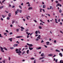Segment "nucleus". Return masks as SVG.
Segmentation results:
<instances>
[{"label":"nucleus","instance_id":"obj_1","mask_svg":"<svg viewBox=\"0 0 63 63\" xmlns=\"http://www.w3.org/2000/svg\"><path fill=\"white\" fill-rule=\"evenodd\" d=\"M0 48L1 49L0 50V51H2V52H4V51L3 50V49H4V48H3L1 47H0Z\"/></svg>","mask_w":63,"mask_h":63},{"label":"nucleus","instance_id":"obj_2","mask_svg":"<svg viewBox=\"0 0 63 63\" xmlns=\"http://www.w3.org/2000/svg\"><path fill=\"white\" fill-rule=\"evenodd\" d=\"M19 10L18 9H17L16 11L15 12L16 15H17V13H19Z\"/></svg>","mask_w":63,"mask_h":63},{"label":"nucleus","instance_id":"obj_3","mask_svg":"<svg viewBox=\"0 0 63 63\" xmlns=\"http://www.w3.org/2000/svg\"><path fill=\"white\" fill-rule=\"evenodd\" d=\"M27 45H28V46H30L29 47H32V46H33V45L32 44H30L28 43H27Z\"/></svg>","mask_w":63,"mask_h":63},{"label":"nucleus","instance_id":"obj_4","mask_svg":"<svg viewBox=\"0 0 63 63\" xmlns=\"http://www.w3.org/2000/svg\"><path fill=\"white\" fill-rule=\"evenodd\" d=\"M45 58L44 57H42V58H39V59H38V60H41V59H44Z\"/></svg>","mask_w":63,"mask_h":63},{"label":"nucleus","instance_id":"obj_5","mask_svg":"<svg viewBox=\"0 0 63 63\" xmlns=\"http://www.w3.org/2000/svg\"><path fill=\"white\" fill-rule=\"evenodd\" d=\"M18 45V44H15L13 45V47H17Z\"/></svg>","mask_w":63,"mask_h":63},{"label":"nucleus","instance_id":"obj_6","mask_svg":"<svg viewBox=\"0 0 63 63\" xmlns=\"http://www.w3.org/2000/svg\"><path fill=\"white\" fill-rule=\"evenodd\" d=\"M41 35H39L38 36V37H37V39H38L39 40L41 39Z\"/></svg>","mask_w":63,"mask_h":63},{"label":"nucleus","instance_id":"obj_7","mask_svg":"<svg viewBox=\"0 0 63 63\" xmlns=\"http://www.w3.org/2000/svg\"><path fill=\"white\" fill-rule=\"evenodd\" d=\"M29 49H30V50H32V49H33V48L32 47H29Z\"/></svg>","mask_w":63,"mask_h":63},{"label":"nucleus","instance_id":"obj_8","mask_svg":"<svg viewBox=\"0 0 63 63\" xmlns=\"http://www.w3.org/2000/svg\"><path fill=\"white\" fill-rule=\"evenodd\" d=\"M46 44H47V45H49V44H50V43L49 42H46Z\"/></svg>","mask_w":63,"mask_h":63},{"label":"nucleus","instance_id":"obj_9","mask_svg":"<svg viewBox=\"0 0 63 63\" xmlns=\"http://www.w3.org/2000/svg\"><path fill=\"white\" fill-rule=\"evenodd\" d=\"M23 37V36H17L16 38H22Z\"/></svg>","mask_w":63,"mask_h":63},{"label":"nucleus","instance_id":"obj_10","mask_svg":"<svg viewBox=\"0 0 63 63\" xmlns=\"http://www.w3.org/2000/svg\"><path fill=\"white\" fill-rule=\"evenodd\" d=\"M12 38H10L9 39V40H10V42H12Z\"/></svg>","mask_w":63,"mask_h":63},{"label":"nucleus","instance_id":"obj_11","mask_svg":"<svg viewBox=\"0 0 63 63\" xmlns=\"http://www.w3.org/2000/svg\"><path fill=\"white\" fill-rule=\"evenodd\" d=\"M8 16H9V17H11V13H10L9 14Z\"/></svg>","mask_w":63,"mask_h":63},{"label":"nucleus","instance_id":"obj_12","mask_svg":"<svg viewBox=\"0 0 63 63\" xmlns=\"http://www.w3.org/2000/svg\"><path fill=\"white\" fill-rule=\"evenodd\" d=\"M62 12V10H61V9H60L59 10V12L60 13H61V12Z\"/></svg>","mask_w":63,"mask_h":63},{"label":"nucleus","instance_id":"obj_13","mask_svg":"<svg viewBox=\"0 0 63 63\" xmlns=\"http://www.w3.org/2000/svg\"><path fill=\"white\" fill-rule=\"evenodd\" d=\"M29 50H28L26 52L27 53V54H28L29 53Z\"/></svg>","mask_w":63,"mask_h":63},{"label":"nucleus","instance_id":"obj_14","mask_svg":"<svg viewBox=\"0 0 63 63\" xmlns=\"http://www.w3.org/2000/svg\"><path fill=\"white\" fill-rule=\"evenodd\" d=\"M4 8V6H1L0 7V9H3Z\"/></svg>","mask_w":63,"mask_h":63},{"label":"nucleus","instance_id":"obj_15","mask_svg":"<svg viewBox=\"0 0 63 63\" xmlns=\"http://www.w3.org/2000/svg\"><path fill=\"white\" fill-rule=\"evenodd\" d=\"M53 55L52 54H49V55H48V56H52Z\"/></svg>","mask_w":63,"mask_h":63},{"label":"nucleus","instance_id":"obj_16","mask_svg":"<svg viewBox=\"0 0 63 63\" xmlns=\"http://www.w3.org/2000/svg\"><path fill=\"white\" fill-rule=\"evenodd\" d=\"M44 55V53H42L41 54V56H43Z\"/></svg>","mask_w":63,"mask_h":63},{"label":"nucleus","instance_id":"obj_17","mask_svg":"<svg viewBox=\"0 0 63 63\" xmlns=\"http://www.w3.org/2000/svg\"><path fill=\"white\" fill-rule=\"evenodd\" d=\"M50 10L51 9L52 10H53V8H52V6H50Z\"/></svg>","mask_w":63,"mask_h":63},{"label":"nucleus","instance_id":"obj_18","mask_svg":"<svg viewBox=\"0 0 63 63\" xmlns=\"http://www.w3.org/2000/svg\"><path fill=\"white\" fill-rule=\"evenodd\" d=\"M56 51L57 52H60V51L58 50L57 49L56 50Z\"/></svg>","mask_w":63,"mask_h":63},{"label":"nucleus","instance_id":"obj_19","mask_svg":"<svg viewBox=\"0 0 63 63\" xmlns=\"http://www.w3.org/2000/svg\"><path fill=\"white\" fill-rule=\"evenodd\" d=\"M59 54L60 56H61L62 57V53H60Z\"/></svg>","mask_w":63,"mask_h":63},{"label":"nucleus","instance_id":"obj_20","mask_svg":"<svg viewBox=\"0 0 63 63\" xmlns=\"http://www.w3.org/2000/svg\"><path fill=\"white\" fill-rule=\"evenodd\" d=\"M32 7H29V8L28 10H32Z\"/></svg>","mask_w":63,"mask_h":63},{"label":"nucleus","instance_id":"obj_21","mask_svg":"<svg viewBox=\"0 0 63 63\" xmlns=\"http://www.w3.org/2000/svg\"><path fill=\"white\" fill-rule=\"evenodd\" d=\"M46 8V5H43V8Z\"/></svg>","mask_w":63,"mask_h":63},{"label":"nucleus","instance_id":"obj_22","mask_svg":"<svg viewBox=\"0 0 63 63\" xmlns=\"http://www.w3.org/2000/svg\"><path fill=\"white\" fill-rule=\"evenodd\" d=\"M35 34H38V31H36L35 32Z\"/></svg>","mask_w":63,"mask_h":63},{"label":"nucleus","instance_id":"obj_23","mask_svg":"<svg viewBox=\"0 0 63 63\" xmlns=\"http://www.w3.org/2000/svg\"><path fill=\"white\" fill-rule=\"evenodd\" d=\"M2 16L3 18H5V16H4L3 15H2Z\"/></svg>","mask_w":63,"mask_h":63},{"label":"nucleus","instance_id":"obj_24","mask_svg":"<svg viewBox=\"0 0 63 63\" xmlns=\"http://www.w3.org/2000/svg\"><path fill=\"white\" fill-rule=\"evenodd\" d=\"M7 20H9V19H10V18L9 17H7Z\"/></svg>","mask_w":63,"mask_h":63},{"label":"nucleus","instance_id":"obj_25","mask_svg":"<svg viewBox=\"0 0 63 63\" xmlns=\"http://www.w3.org/2000/svg\"><path fill=\"white\" fill-rule=\"evenodd\" d=\"M39 28L40 29H42V27H41V26H39Z\"/></svg>","mask_w":63,"mask_h":63},{"label":"nucleus","instance_id":"obj_26","mask_svg":"<svg viewBox=\"0 0 63 63\" xmlns=\"http://www.w3.org/2000/svg\"><path fill=\"white\" fill-rule=\"evenodd\" d=\"M4 48L5 50H8V49H7V48H6L5 47H4Z\"/></svg>","mask_w":63,"mask_h":63},{"label":"nucleus","instance_id":"obj_27","mask_svg":"<svg viewBox=\"0 0 63 63\" xmlns=\"http://www.w3.org/2000/svg\"><path fill=\"white\" fill-rule=\"evenodd\" d=\"M19 8H20L21 9H22V8L21 7L20 5H19Z\"/></svg>","mask_w":63,"mask_h":63},{"label":"nucleus","instance_id":"obj_28","mask_svg":"<svg viewBox=\"0 0 63 63\" xmlns=\"http://www.w3.org/2000/svg\"><path fill=\"white\" fill-rule=\"evenodd\" d=\"M30 59H31V60H33L35 59H34V58H31Z\"/></svg>","mask_w":63,"mask_h":63},{"label":"nucleus","instance_id":"obj_29","mask_svg":"<svg viewBox=\"0 0 63 63\" xmlns=\"http://www.w3.org/2000/svg\"><path fill=\"white\" fill-rule=\"evenodd\" d=\"M40 12H42V10H43V9H40Z\"/></svg>","mask_w":63,"mask_h":63},{"label":"nucleus","instance_id":"obj_30","mask_svg":"<svg viewBox=\"0 0 63 63\" xmlns=\"http://www.w3.org/2000/svg\"><path fill=\"white\" fill-rule=\"evenodd\" d=\"M10 49H14V47H10Z\"/></svg>","mask_w":63,"mask_h":63},{"label":"nucleus","instance_id":"obj_31","mask_svg":"<svg viewBox=\"0 0 63 63\" xmlns=\"http://www.w3.org/2000/svg\"><path fill=\"white\" fill-rule=\"evenodd\" d=\"M19 53H21V51H20V50H19Z\"/></svg>","mask_w":63,"mask_h":63},{"label":"nucleus","instance_id":"obj_32","mask_svg":"<svg viewBox=\"0 0 63 63\" xmlns=\"http://www.w3.org/2000/svg\"><path fill=\"white\" fill-rule=\"evenodd\" d=\"M44 41H43V40H41V43H44Z\"/></svg>","mask_w":63,"mask_h":63},{"label":"nucleus","instance_id":"obj_33","mask_svg":"<svg viewBox=\"0 0 63 63\" xmlns=\"http://www.w3.org/2000/svg\"><path fill=\"white\" fill-rule=\"evenodd\" d=\"M44 46L45 47H46V48H47V46L46 45H44Z\"/></svg>","mask_w":63,"mask_h":63},{"label":"nucleus","instance_id":"obj_34","mask_svg":"<svg viewBox=\"0 0 63 63\" xmlns=\"http://www.w3.org/2000/svg\"><path fill=\"white\" fill-rule=\"evenodd\" d=\"M15 22V21L12 20V24H13Z\"/></svg>","mask_w":63,"mask_h":63},{"label":"nucleus","instance_id":"obj_35","mask_svg":"<svg viewBox=\"0 0 63 63\" xmlns=\"http://www.w3.org/2000/svg\"><path fill=\"white\" fill-rule=\"evenodd\" d=\"M22 12V11L20 10L19 11V12L20 13H21V12Z\"/></svg>","mask_w":63,"mask_h":63},{"label":"nucleus","instance_id":"obj_36","mask_svg":"<svg viewBox=\"0 0 63 63\" xmlns=\"http://www.w3.org/2000/svg\"><path fill=\"white\" fill-rule=\"evenodd\" d=\"M4 1H5V0H3V1H2V3H3L4 2Z\"/></svg>","mask_w":63,"mask_h":63},{"label":"nucleus","instance_id":"obj_37","mask_svg":"<svg viewBox=\"0 0 63 63\" xmlns=\"http://www.w3.org/2000/svg\"><path fill=\"white\" fill-rule=\"evenodd\" d=\"M4 12H6V13H9V12L7 11H6L5 10L4 11Z\"/></svg>","mask_w":63,"mask_h":63},{"label":"nucleus","instance_id":"obj_38","mask_svg":"<svg viewBox=\"0 0 63 63\" xmlns=\"http://www.w3.org/2000/svg\"><path fill=\"white\" fill-rule=\"evenodd\" d=\"M6 32H7V33H8V32H9V31H8V30H6L5 31Z\"/></svg>","mask_w":63,"mask_h":63},{"label":"nucleus","instance_id":"obj_39","mask_svg":"<svg viewBox=\"0 0 63 63\" xmlns=\"http://www.w3.org/2000/svg\"><path fill=\"white\" fill-rule=\"evenodd\" d=\"M18 55H21V54H20V53H19L18 54Z\"/></svg>","mask_w":63,"mask_h":63},{"label":"nucleus","instance_id":"obj_40","mask_svg":"<svg viewBox=\"0 0 63 63\" xmlns=\"http://www.w3.org/2000/svg\"><path fill=\"white\" fill-rule=\"evenodd\" d=\"M21 5V6H23V3H22Z\"/></svg>","mask_w":63,"mask_h":63},{"label":"nucleus","instance_id":"obj_41","mask_svg":"<svg viewBox=\"0 0 63 63\" xmlns=\"http://www.w3.org/2000/svg\"><path fill=\"white\" fill-rule=\"evenodd\" d=\"M38 49H41V47H39V48H38Z\"/></svg>","mask_w":63,"mask_h":63},{"label":"nucleus","instance_id":"obj_42","mask_svg":"<svg viewBox=\"0 0 63 63\" xmlns=\"http://www.w3.org/2000/svg\"><path fill=\"white\" fill-rule=\"evenodd\" d=\"M21 29H24V28L23 27H21Z\"/></svg>","mask_w":63,"mask_h":63},{"label":"nucleus","instance_id":"obj_43","mask_svg":"<svg viewBox=\"0 0 63 63\" xmlns=\"http://www.w3.org/2000/svg\"><path fill=\"white\" fill-rule=\"evenodd\" d=\"M0 37H1V38L3 37V36H1V34H0Z\"/></svg>","mask_w":63,"mask_h":63},{"label":"nucleus","instance_id":"obj_44","mask_svg":"<svg viewBox=\"0 0 63 63\" xmlns=\"http://www.w3.org/2000/svg\"><path fill=\"white\" fill-rule=\"evenodd\" d=\"M34 22H37V21L36 20H34Z\"/></svg>","mask_w":63,"mask_h":63},{"label":"nucleus","instance_id":"obj_45","mask_svg":"<svg viewBox=\"0 0 63 63\" xmlns=\"http://www.w3.org/2000/svg\"><path fill=\"white\" fill-rule=\"evenodd\" d=\"M40 25H43V24L42 23H40Z\"/></svg>","mask_w":63,"mask_h":63},{"label":"nucleus","instance_id":"obj_46","mask_svg":"<svg viewBox=\"0 0 63 63\" xmlns=\"http://www.w3.org/2000/svg\"><path fill=\"white\" fill-rule=\"evenodd\" d=\"M55 2H56V3H58V1H55Z\"/></svg>","mask_w":63,"mask_h":63},{"label":"nucleus","instance_id":"obj_47","mask_svg":"<svg viewBox=\"0 0 63 63\" xmlns=\"http://www.w3.org/2000/svg\"><path fill=\"white\" fill-rule=\"evenodd\" d=\"M26 18L28 20H29V19L28 18V16H27V17H26Z\"/></svg>","mask_w":63,"mask_h":63},{"label":"nucleus","instance_id":"obj_48","mask_svg":"<svg viewBox=\"0 0 63 63\" xmlns=\"http://www.w3.org/2000/svg\"><path fill=\"white\" fill-rule=\"evenodd\" d=\"M16 31L17 32H18V31H19V30H18V29H17L16 30Z\"/></svg>","mask_w":63,"mask_h":63},{"label":"nucleus","instance_id":"obj_49","mask_svg":"<svg viewBox=\"0 0 63 63\" xmlns=\"http://www.w3.org/2000/svg\"><path fill=\"white\" fill-rule=\"evenodd\" d=\"M60 19H58V21H59V22H60Z\"/></svg>","mask_w":63,"mask_h":63},{"label":"nucleus","instance_id":"obj_50","mask_svg":"<svg viewBox=\"0 0 63 63\" xmlns=\"http://www.w3.org/2000/svg\"><path fill=\"white\" fill-rule=\"evenodd\" d=\"M9 34L10 35H12V34H13V33L12 32H10Z\"/></svg>","mask_w":63,"mask_h":63},{"label":"nucleus","instance_id":"obj_51","mask_svg":"<svg viewBox=\"0 0 63 63\" xmlns=\"http://www.w3.org/2000/svg\"><path fill=\"white\" fill-rule=\"evenodd\" d=\"M36 41H39V39H37L35 40Z\"/></svg>","mask_w":63,"mask_h":63},{"label":"nucleus","instance_id":"obj_52","mask_svg":"<svg viewBox=\"0 0 63 63\" xmlns=\"http://www.w3.org/2000/svg\"><path fill=\"white\" fill-rule=\"evenodd\" d=\"M2 62H3V63H5V60L3 61H2Z\"/></svg>","mask_w":63,"mask_h":63},{"label":"nucleus","instance_id":"obj_53","mask_svg":"<svg viewBox=\"0 0 63 63\" xmlns=\"http://www.w3.org/2000/svg\"><path fill=\"white\" fill-rule=\"evenodd\" d=\"M18 51V49H16V51Z\"/></svg>","mask_w":63,"mask_h":63},{"label":"nucleus","instance_id":"obj_54","mask_svg":"<svg viewBox=\"0 0 63 63\" xmlns=\"http://www.w3.org/2000/svg\"><path fill=\"white\" fill-rule=\"evenodd\" d=\"M56 40H55L54 41V43H56Z\"/></svg>","mask_w":63,"mask_h":63},{"label":"nucleus","instance_id":"obj_55","mask_svg":"<svg viewBox=\"0 0 63 63\" xmlns=\"http://www.w3.org/2000/svg\"><path fill=\"white\" fill-rule=\"evenodd\" d=\"M57 61H58L57 59H56L55 61L56 62H57Z\"/></svg>","mask_w":63,"mask_h":63},{"label":"nucleus","instance_id":"obj_56","mask_svg":"<svg viewBox=\"0 0 63 63\" xmlns=\"http://www.w3.org/2000/svg\"><path fill=\"white\" fill-rule=\"evenodd\" d=\"M38 34H40V31H38Z\"/></svg>","mask_w":63,"mask_h":63},{"label":"nucleus","instance_id":"obj_57","mask_svg":"<svg viewBox=\"0 0 63 63\" xmlns=\"http://www.w3.org/2000/svg\"><path fill=\"white\" fill-rule=\"evenodd\" d=\"M1 20L2 21H3V19L2 18H1Z\"/></svg>","mask_w":63,"mask_h":63},{"label":"nucleus","instance_id":"obj_58","mask_svg":"<svg viewBox=\"0 0 63 63\" xmlns=\"http://www.w3.org/2000/svg\"><path fill=\"white\" fill-rule=\"evenodd\" d=\"M33 63H36V60H35L34 61V62Z\"/></svg>","mask_w":63,"mask_h":63},{"label":"nucleus","instance_id":"obj_59","mask_svg":"<svg viewBox=\"0 0 63 63\" xmlns=\"http://www.w3.org/2000/svg\"><path fill=\"white\" fill-rule=\"evenodd\" d=\"M30 4H29L28 5V6L30 7Z\"/></svg>","mask_w":63,"mask_h":63},{"label":"nucleus","instance_id":"obj_60","mask_svg":"<svg viewBox=\"0 0 63 63\" xmlns=\"http://www.w3.org/2000/svg\"><path fill=\"white\" fill-rule=\"evenodd\" d=\"M44 61V60H42L41 61V62H43Z\"/></svg>","mask_w":63,"mask_h":63},{"label":"nucleus","instance_id":"obj_61","mask_svg":"<svg viewBox=\"0 0 63 63\" xmlns=\"http://www.w3.org/2000/svg\"><path fill=\"white\" fill-rule=\"evenodd\" d=\"M47 15L48 16H50V15L49 14H47Z\"/></svg>","mask_w":63,"mask_h":63},{"label":"nucleus","instance_id":"obj_62","mask_svg":"<svg viewBox=\"0 0 63 63\" xmlns=\"http://www.w3.org/2000/svg\"><path fill=\"white\" fill-rule=\"evenodd\" d=\"M47 21H48V22H50V21H49V20H47Z\"/></svg>","mask_w":63,"mask_h":63},{"label":"nucleus","instance_id":"obj_63","mask_svg":"<svg viewBox=\"0 0 63 63\" xmlns=\"http://www.w3.org/2000/svg\"><path fill=\"white\" fill-rule=\"evenodd\" d=\"M0 4H1V5H2V3H1V1H0Z\"/></svg>","mask_w":63,"mask_h":63},{"label":"nucleus","instance_id":"obj_64","mask_svg":"<svg viewBox=\"0 0 63 63\" xmlns=\"http://www.w3.org/2000/svg\"><path fill=\"white\" fill-rule=\"evenodd\" d=\"M38 36V34H36L35 35V37H37Z\"/></svg>","mask_w":63,"mask_h":63}]
</instances>
